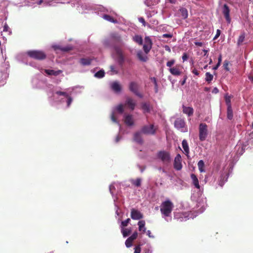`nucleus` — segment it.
I'll use <instances>...</instances> for the list:
<instances>
[{"mask_svg": "<svg viewBox=\"0 0 253 253\" xmlns=\"http://www.w3.org/2000/svg\"><path fill=\"white\" fill-rule=\"evenodd\" d=\"M173 208L172 203L169 200L163 202L160 207V211L166 217L169 216Z\"/></svg>", "mask_w": 253, "mask_h": 253, "instance_id": "obj_1", "label": "nucleus"}, {"mask_svg": "<svg viewBox=\"0 0 253 253\" xmlns=\"http://www.w3.org/2000/svg\"><path fill=\"white\" fill-rule=\"evenodd\" d=\"M27 55L30 57L38 60H44L46 57L45 52L41 50H30L27 52Z\"/></svg>", "mask_w": 253, "mask_h": 253, "instance_id": "obj_2", "label": "nucleus"}, {"mask_svg": "<svg viewBox=\"0 0 253 253\" xmlns=\"http://www.w3.org/2000/svg\"><path fill=\"white\" fill-rule=\"evenodd\" d=\"M199 139L201 141L206 140L208 135V126L205 123H201L199 125Z\"/></svg>", "mask_w": 253, "mask_h": 253, "instance_id": "obj_3", "label": "nucleus"}, {"mask_svg": "<svg viewBox=\"0 0 253 253\" xmlns=\"http://www.w3.org/2000/svg\"><path fill=\"white\" fill-rule=\"evenodd\" d=\"M157 127L154 125L150 126H144L141 128V132L145 134L154 135L156 133Z\"/></svg>", "mask_w": 253, "mask_h": 253, "instance_id": "obj_4", "label": "nucleus"}, {"mask_svg": "<svg viewBox=\"0 0 253 253\" xmlns=\"http://www.w3.org/2000/svg\"><path fill=\"white\" fill-rule=\"evenodd\" d=\"M158 157L161 160L163 163H169L171 160L170 154L165 151H161L158 153Z\"/></svg>", "mask_w": 253, "mask_h": 253, "instance_id": "obj_5", "label": "nucleus"}, {"mask_svg": "<svg viewBox=\"0 0 253 253\" xmlns=\"http://www.w3.org/2000/svg\"><path fill=\"white\" fill-rule=\"evenodd\" d=\"M185 123L184 121L180 118L177 119L174 122V126L176 128L180 129L182 132L187 131V128L185 127Z\"/></svg>", "mask_w": 253, "mask_h": 253, "instance_id": "obj_6", "label": "nucleus"}, {"mask_svg": "<svg viewBox=\"0 0 253 253\" xmlns=\"http://www.w3.org/2000/svg\"><path fill=\"white\" fill-rule=\"evenodd\" d=\"M129 89L137 96L142 98V95L138 92V85L135 82H131L129 84Z\"/></svg>", "mask_w": 253, "mask_h": 253, "instance_id": "obj_7", "label": "nucleus"}, {"mask_svg": "<svg viewBox=\"0 0 253 253\" xmlns=\"http://www.w3.org/2000/svg\"><path fill=\"white\" fill-rule=\"evenodd\" d=\"M145 44L143 45V48L145 53L147 54L150 51L152 46V42L149 37H146L144 39Z\"/></svg>", "mask_w": 253, "mask_h": 253, "instance_id": "obj_8", "label": "nucleus"}, {"mask_svg": "<svg viewBox=\"0 0 253 253\" xmlns=\"http://www.w3.org/2000/svg\"><path fill=\"white\" fill-rule=\"evenodd\" d=\"M182 159L179 154L176 155L174 158L173 167L177 170H180L182 169V165L181 163Z\"/></svg>", "mask_w": 253, "mask_h": 253, "instance_id": "obj_9", "label": "nucleus"}, {"mask_svg": "<svg viewBox=\"0 0 253 253\" xmlns=\"http://www.w3.org/2000/svg\"><path fill=\"white\" fill-rule=\"evenodd\" d=\"M131 218L134 220H139L142 219L143 217L142 213H141L137 210L132 209L131 210L130 213Z\"/></svg>", "mask_w": 253, "mask_h": 253, "instance_id": "obj_10", "label": "nucleus"}, {"mask_svg": "<svg viewBox=\"0 0 253 253\" xmlns=\"http://www.w3.org/2000/svg\"><path fill=\"white\" fill-rule=\"evenodd\" d=\"M222 13L223 14L226 21L230 23L231 22V18L230 17V9L228 6L225 4L223 5L222 10Z\"/></svg>", "mask_w": 253, "mask_h": 253, "instance_id": "obj_11", "label": "nucleus"}, {"mask_svg": "<svg viewBox=\"0 0 253 253\" xmlns=\"http://www.w3.org/2000/svg\"><path fill=\"white\" fill-rule=\"evenodd\" d=\"M138 236V233L136 231H135L132 235L128 238L126 242L125 245L127 248L130 247L132 245L133 241L135 240Z\"/></svg>", "mask_w": 253, "mask_h": 253, "instance_id": "obj_12", "label": "nucleus"}, {"mask_svg": "<svg viewBox=\"0 0 253 253\" xmlns=\"http://www.w3.org/2000/svg\"><path fill=\"white\" fill-rule=\"evenodd\" d=\"M52 47L54 49V50H60L63 52H68L73 49V47L71 45L62 47L59 45L55 44L53 45Z\"/></svg>", "mask_w": 253, "mask_h": 253, "instance_id": "obj_13", "label": "nucleus"}, {"mask_svg": "<svg viewBox=\"0 0 253 253\" xmlns=\"http://www.w3.org/2000/svg\"><path fill=\"white\" fill-rule=\"evenodd\" d=\"M116 52L118 57V61L121 66L123 65L124 61H125V57L123 55V52L122 50L119 48H116Z\"/></svg>", "mask_w": 253, "mask_h": 253, "instance_id": "obj_14", "label": "nucleus"}, {"mask_svg": "<svg viewBox=\"0 0 253 253\" xmlns=\"http://www.w3.org/2000/svg\"><path fill=\"white\" fill-rule=\"evenodd\" d=\"M111 88L113 91L115 92H120L121 91L122 87L119 84V83L117 81H115L113 82L111 84Z\"/></svg>", "mask_w": 253, "mask_h": 253, "instance_id": "obj_15", "label": "nucleus"}, {"mask_svg": "<svg viewBox=\"0 0 253 253\" xmlns=\"http://www.w3.org/2000/svg\"><path fill=\"white\" fill-rule=\"evenodd\" d=\"M141 131L136 132L134 134L133 140L138 144H142L143 142V139L142 138Z\"/></svg>", "mask_w": 253, "mask_h": 253, "instance_id": "obj_16", "label": "nucleus"}, {"mask_svg": "<svg viewBox=\"0 0 253 253\" xmlns=\"http://www.w3.org/2000/svg\"><path fill=\"white\" fill-rule=\"evenodd\" d=\"M179 67V66L176 65L175 67L169 68V71L172 75L179 76L181 73Z\"/></svg>", "mask_w": 253, "mask_h": 253, "instance_id": "obj_17", "label": "nucleus"}, {"mask_svg": "<svg viewBox=\"0 0 253 253\" xmlns=\"http://www.w3.org/2000/svg\"><path fill=\"white\" fill-rule=\"evenodd\" d=\"M44 72L47 74L48 75L50 76H57L60 75L62 72V71L60 70H58L57 71H55L54 70H50V69H45Z\"/></svg>", "mask_w": 253, "mask_h": 253, "instance_id": "obj_18", "label": "nucleus"}, {"mask_svg": "<svg viewBox=\"0 0 253 253\" xmlns=\"http://www.w3.org/2000/svg\"><path fill=\"white\" fill-rule=\"evenodd\" d=\"M111 40L117 43H121L122 42L121 36L117 33H112L111 36Z\"/></svg>", "mask_w": 253, "mask_h": 253, "instance_id": "obj_19", "label": "nucleus"}, {"mask_svg": "<svg viewBox=\"0 0 253 253\" xmlns=\"http://www.w3.org/2000/svg\"><path fill=\"white\" fill-rule=\"evenodd\" d=\"M183 113L187 114L188 116H192L194 113V110L192 107H186L184 105L182 106Z\"/></svg>", "mask_w": 253, "mask_h": 253, "instance_id": "obj_20", "label": "nucleus"}, {"mask_svg": "<svg viewBox=\"0 0 253 253\" xmlns=\"http://www.w3.org/2000/svg\"><path fill=\"white\" fill-rule=\"evenodd\" d=\"M125 123L128 126H132L134 124L132 116L131 115H126L125 118Z\"/></svg>", "mask_w": 253, "mask_h": 253, "instance_id": "obj_21", "label": "nucleus"}, {"mask_svg": "<svg viewBox=\"0 0 253 253\" xmlns=\"http://www.w3.org/2000/svg\"><path fill=\"white\" fill-rule=\"evenodd\" d=\"M126 104L127 105L131 110L134 109L136 103L134 102L133 100L131 98H127L126 99Z\"/></svg>", "mask_w": 253, "mask_h": 253, "instance_id": "obj_22", "label": "nucleus"}, {"mask_svg": "<svg viewBox=\"0 0 253 253\" xmlns=\"http://www.w3.org/2000/svg\"><path fill=\"white\" fill-rule=\"evenodd\" d=\"M190 176L191 179L192 180V183L195 186V187L197 189H200V186L199 184V180L196 175L194 173H192Z\"/></svg>", "mask_w": 253, "mask_h": 253, "instance_id": "obj_23", "label": "nucleus"}, {"mask_svg": "<svg viewBox=\"0 0 253 253\" xmlns=\"http://www.w3.org/2000/svg\"><path fill=\"white\" fill-rule=\"evenodd\" d=\"M137 57L139 60L142 62H146L148 59V57L146 55H144L141 50L137 52Z\"/></svg>", "mask_w": 253, "mask_h": 253, "instance_id": "obj_24", "label": "nucleus"}, {"mask_svg": "<svg viewBox=\"0 0 253 253\" xmlns=\"http://www.w3.org/2000/svg\"><path fill=\"white\" fill-rule=\"evenodd\" d=\"M138 230L142 231L144 234L146 232V228H145V221L144 220H140L138 222Z\"/></svg>", "mask_w": 253, "mask_h": 253, "instance_id": "obj_25", "label": "nucleus"}, {"mask_svg": "<svg viewBox=\"0 0 253 253\" xmlns=\"http://www.w3.org/2000/svg\"><path fill=\"white\" fill-rule=\"evenodd\" d=\"M103 18L105 19L106 21H108L109 22H110L113 23H117L118 21L117 19H114L112 16L107 15V14H104L102 16Z\"/></svg>", "mask_w": 253, "mask_h": 253, "instance_id": "obj_26", "label": "nucleus"}, {"mask_svg": "<svg viewBox=\"0 0 253 253\" xmlns=\"http://www.w3.org/2000/svg\"><path fill=\"white\" fill-rule=\"evenodd\" d=\"M182 146L184 149L185 154L188 156L189 154V149L187 141L184 139L182 142Z\"/></svg>", "mask_w": 253, "mask_h": 253, "instance_id": "obj_27", "label": "nucleus"}, {"mask_svg": "<svg viewBox=\"0 0 253 253\" xmlns=\"http://www.w3.org/2000/svg\"><path fill=\"white\" fill-rule=\"evenodd\" d=\"M92 59L91 58H81L80 60V63L83 66L89 65L91 64Z\"/></svg>", "mask_w": 253, "mask_h": 253, "instance_id": "obj_28", "label": "nucleus"}, {"mask_svg": "<svg viewBox=\"0 0 253 253\" xmlns=\"http://www.w3.org/2000/svg\"><path fill=\"white\" fill-rule=\"evenodd\" d=\"M227 118L230 120H231L233 117V111L232 109L231 104H228L227 111Z\"/></svg>", "mask_w": 253, "mask_h": 253, "instance_id": "obj_29", "label": "nucleus"}, {"mask_svg": "<svg viewBox=\"0 0 253 253\" xmlns=\"http://www.w3.org/2000/svg\"><path fill=\"white\" fill-rule=\"evenodd\" d=\"M131 183L136 187H139L141 184V179L137 178L136 179H131L130 180Z\"/></svg>", "mask_w": 253, "mask_h": 253, "instance_id": "obj_30", "label": "nucleus"}, {"mask_svg": "<svg viewBox=\"0 0 253 253\" xmlns=\"http://www.w3.org/2000/svg\"><path fill=\"white\" fill-rule=\"evenodd\" d=\"M141 108L143 109L144 113H149L150 112V106L146 103H142Z\"/></svg>", "mask_w": 253, "mask_h": 253, "instance_id": "obj_31", "label": "nucleus"}, {"mask_svg": "<svg viewBox=\"0 0 253 253\" xmlns=\"http://www.w3.org/2000/svg\"><path fill=\"white\" fill-rule=\"evenodd\" d=\"M133 41L139 45H142L143 40L141 36L139 35H135L133 37Z\"/></svg>", "mask_w": 253, "mask_h": 253, "instance_id": "obj_32", "label": "nucleus"}, {"mask_svg": "<svg viewBox=\"0 0 253 253\" xmlns=\"http://www.w3.org/2000/svg\"><path fill=\"white\" fill-rule=\"evenodd\" d=\"M205 76V81L209 84H210L213 80V76L212 74H211L210 72H207L206 73Z\"/></svg>", "mask_w": 253, "mask_h": 253, "instance_id": "obj_33", "label": "nucleus"}, {"mask_svg": "<svg viewBox=\"0 0 253 253\" xmlns=\"http://www.w3.org/2000/svg\"><path fill=\"white\" fill-rule=\"evenodd\" d=\"M121 232L123 234V235L124 237H126L127 236H128L131 232V228L130 229H126V228H122V230H121Z\"/></svg>", "mask_w": 253, "mask_h": 253, "instance_id": "obj_34", "label": "nucleus"}, {"mask_svg": "<svg viewBox=\"0 0 253 253\" xmlns=\"http://www.w3.org/2000/svg\"><path fill=\"white\" fill-rule=\"evenodd\" d=\"M180 12L183 19H186L188 17V11L185 8H181L180 9Z\"/></svg>", "mask_w": 253, "mask_h": 253, "instance_id": "obj_35", "label": "nucleus"}, {"mask_svg": "<svg viewBox=\"0 0 253 253\" xmlns=\"http://www.w3.org/2000/svg\"><path fill=\"white\" fill-rule=\"evenodd\" d=\"M150 79L154 84L155 93H157L158 92V84L156 78L155 77H151Z\"/></svg>", "mask_w": 253, "mask_h": 253, "instance_id": "obj_36", "label": "nucleus"}, {"mask_svg": "<svg viewBox=\"0 0 253 253\" xmlns=\"http://www.w3.org/2000/svg\"><path fill=\"white\" fill-rule=\"evenodd\" d=\"M205 164L203 160H200L198 163V167L200 172H202L205 171L204 169Z\"/></svg>", "mask_w": 253, "mask_h": 253, "instance_id": "obj_37", "label": "nucleus"}, {"mask_svg": "<svg viewBox=\"0 0 253 253\" xmlns=\"http://www.w3.org/2000/svg\"><path fill=\"white\" fill-rule=\"evenodd\" d=\"M105 75V72L103 70H99L97 72H96L94 76L95 77L98 78H103Z\"/></svg>", "mask_w": 253, "mask_h": 253, "instance_id": "obj_38", "label": "nucleus"}, {"mask_svg": "<svg viewBox=\"0 0 253 253\" xmlns=\"http://www.w3.org/2000/svg\"><path fill=\"white\" fill-rule=\"evenodd\" d=\"M245 38V36L244 33H243L240 35V36H239V37L238 38V42H237L238 45H240L242 44V43L244 41Z\"/></svg>", "mask_w": 253, "mask_h": 253, "instance_id": "obj_39", "label": "nucleus"}, {"mask_svg": "<svg viewBox=\"0 0 253 253\" xmlns=\"http://www.w3.org/2000/svg\"><path fill=\"white\" fill-rule=\"evenodd\" d=\"M117 111L120 114H122L124 112V107L122 104H119L116 107Z\"/></svg>", "mask_w": 253, "mask_h": 253, "instance_id": "obj_40", "label": "nucleus"}, {"mask_svg": "<svg viewBox=\"0 0 253 253\" xmlns=\"http://www.w3.org/2000/svg\"><path fill=\"white\" fill-rule=\"evenodd\" d=\"M130 220L129 218H127L126 220L123 221L121 223V227L124 228V227L127 226Z\"/></svg>", "mask_w": 253, "mask_h": 253, "instance_id": "obj_41", "label": "nucleus"}, {"mask_svg": "<svg viewBox=\"0 0 253 253\" xmlns=\"http://www.w3.org/2000/svg\"><path fill=\"white\" fill-rule=\"evenodd\" d=\"M110 71L112 72L111 75L117 74L118 73V71L115 69V67L113 65H111L110 66Z\"/></svg>", "mask_w": 253, "mask_h": 253, "instance_id": "obj_42", "label": "nucleus"}, {"mask_svg": "<svg viewBox=\"0 0 253 253\" xmlns=\"http://www.w3.org/2000/svg\"><path fill=\"white\" fill-rule=\"evenodd\" d=\"M229 64V62L228 60H225L223 63V67L224 69L226 71H229V68L228 67Z\"/></svg>", "mask_w": 253, "mask_h": 253, "instance_id": "obj_43", "label": "nucleus"}, {"mask_svg": "<svg viewBox=\"0 0 253 253\" xmlns=\"http://www.w3.org/2000/svg\"><path fill=\"white\" fill-rule=\"evenodd\" d=\"M56 94L58 95L64 96L66 97H68V94L66 92L57 91Z\"/></svg>", "mask_w": 253, "mask_h": 253, "instance_id": "obj_44", "label": "nucleus"}, {"mask_svg": "<svg viewBox=\"0 0 253 253\" xmlns=\"http://www.w3.org/2000/svg\"><path fill=\"white\" fill-rule=\"evenodd\" d=\"M175 63V60L172 59L167 62V66L171 67Z\"/></svg>", "mask_w": 253, "mask_h": 253, "instance_id": "obj_45", "label": "nucleus"}, {"mask_svg": "<svg viewBox=\"0 0 253 253\" xmlns=\"http://www.w3.org/2000/svg\"><path fill=\"white\" fill-rule=\"evenodd\" d=\"M111 119L112 121V122H113L114 123H117V118H116L114 113H112V114H111Z\"/></svg>", "mask_w": 253, "mask_h": 253, "instance_id": "obj_46", "label": "nucleus"}, {"mask_svg": "<svg viewBox=\"0 0 253 253\" xmlns=\"http://www.w3.org/2000/svg\"><path fill=\"white\" fill-rule=\"evenodd\" d=\"M134 249H135V250H134V253H140L141 248L139 246H137L135 247Z\"/></svg>", "mask_w": 253, "mask_h": 253, "instance_id": "obj_47", "label": "nucleus"}, {"mask_svg": "<svg viewBox=\"0 0 253 253\" xmlns=\"http://www.w3.org/2000/svg\"><path fill=\"white\" fill-rule=\"evenodd\" d=\"M139 21L142 23L144 26H145L146 25V22L145 21V19L143 17H140L138 18Z\"/></svg>", "mask_w": 253, "mask_h": 253, "instance_id": "obj_48", "label": "nucleus"}, {"mask_svg": "<svg viewBox=\"0 0 253 253\" xmlns=\"http://www.w3.org/2000/svg\"><path fill=\"white\" fill-rule=\"evenodd\" d=\"M220 33H221L220 30L219 29L217 30L216 34L215 36H214L213 40H215L217 38H218L219 37V36H220Z\"/></svg>", "mask_w": 253, "mask_h": 253, "instance_id": "obj_49", "label": "nucleus"}, {"mask_svg": "<svg viewBox=\"0 0 253 253\" xmlns=\"http://www.w3.org/2000/svg\"><path fill=\"white\" fill-rule=\"evenodd\" d=\"M172 35L170 34H163L162 37L164 38H171Z\"/></svg>", "mask_w": 253, "mask_h": 253, "instance_id": "obj_50", "label": "nucleus"}, {"mask_svg": "<svg viewBox=\"0 0 253 253\" xmlns=\"http://www.w3.org/2000/svg\"><path fill=\"white\" fill-rule=\"evenodd\" d=\"M188 58V56L187 54L186 53H184L182 55V57L183 61L184 62V61L187 60Z\"/></svg>", "mask_w": 253, "mask_h": 253, "instance_id": "obj_51", "label": "nucleus"}, {"mask_svg": "<svg viewBox=\"0 0 253 253\" xmlns=\"http://www.w3.org/2000/svg\"><path fill=\"white\" fill-rule=\"evenodd\" d=\"M67 106H69L72 101V99L69 95H68V97H67Z\"/></svg>", "mask_w": 253, "mask_h": 253, "instance_id": "obj_52", "label": "nucleus"}, {"mask_svg": "<svg viewBox=\"0 0 253 253\" xmlns=\"http://www.w3.org/2000/svg\"><path fill=\"white\" fill-rule=\"evenodd\" d=\"M192 72L196 76L199 75V72L197 71L195 68L193 69L192 71Z\"/></svg>", "mask_w": 253, "mask_h": 253, "instance_id": "obj_53", "label": "nucleus"}, {"mask_svg": "<svg viewBox=\"0 0 253 253\" xmlns=\"http://www.w3.org/2000/svg\"><path fill=\"white\" fill-rule=\"evenodd\" d=\"M249 79L251 81V82L253 83V73L251 74L249 76Z\"/></svg>", "mask_w": 253, "mask_h": 253, "instance_id": "obj_54", "label": "nucleus"}, {"mask_svg": "<svg viewBox=\"0 0 253 253\" xmlns=\"http://www.w3.org/2000/svg\"><path fill=\"white\" fill-rule=\"evenodd\" d=\"M218 91H219L217 87H214L213 89L212 92L213 93H217L218 92Z\"/></svg>", "mask_w": 253, "mask_h": 253, "instance_id": "obj_55", "label": "nucleus"}, {"mask_svg": "<svg viewBox=\"0 0 253 253\" xmlns=\"http://www.w3.org/2000/svg\"><path fill=\"white\" fill-rule=\"evenodd\" d=\"M165 49L166 51L170 52L171 51L170 48L169 46L168 45H165Z\"/></svg>", "mask_w": 253, "mask_h": 253, "instance_id": "obj_56", "label": "nucleus"}, {"mask_svg": "<svg viewBox=\"0 0 253 253\" xmlns=\"http://www.w3.org/2000/svg\"><path fill=\"white\" fill-rule=\"evenodd\" d=\"M147 233V235L150 238H153V236L151 235V232L150 230H148L147 232H146Z\"/></svg>", "mask_w": 253, "mask_h": 253, "instance_id": "obj_57", "label": "nucleus"}, {"mask_svg": "<svg viewBox=\"0 0 253 253\" xmlns=\"http://www.w3.org/2000/svg\"><path fill=\"white\" fill-rule=\"evenodd\" d=\"M195 44L197 46H202L203 45V43L201 42H195Z\"/></svg>", "mask_w": 253, "mask_h": 253, "instance_id": "obj_58", "label": "nucleus"}, {"mask_svg": "<svg viewBox=\"0 0 253 253\" xmlns=\"http://www.w3.org/2000/svg\"><path fill=\"white\" fill-rule=\"evenodd\" d=\"M221 61H222V56L221 55H219L218 58V63H219V64H221Z\"/></svg>", "mask_w": 253, "mask_h": 253, "instance_id": "obj_59", "label": "nucleus"}, {"mask_svg": "<svg viewBox=\"0 0 253 253\" xmlns=\"http://www.w3.org/2000/svg\"><path fill=\"white\" fill-rule=\"evenodd\" d=\"M220 65V64L217 63V64L213 67L212 69L214 70H217Z\"/></svg>", "mask_w": 253, "mask_h": 253, "instance_id": "obj_60", "label": "nucleus"}, {"mask_svg": "<svg viewBox=\"0 0 253 253\" xmlns=\"http://www.w3.org/2000/svg\"><path fill=\"white\" fill-rule=\"evenodd\" d=\"M223 183H224V182L223 181V180H222V178H221V179L219 182V185L220 186H222L223 185Z\"/></svg>", "mask_w": 253, "mask_h": 253, "instance_id": "obj_61", "label": "nucleus"}, {"mask_svg": "<svg viewBox=\"0 0 253 253\" xmlns=\"http://www.w3.org/2000/svg\"><path fill=\"white\" fill-rule=\"evenodd\" d=\"M203 51L204 52L205 54H204V56H206L207 57H208V55L207 54L208 52V50H206V49H204L203 50Z\"/></svg>", "mask_w": 253, "mask_h": 253, "instance_id": "obj_62", "label": "nucleus"}, {"mask_svg": "<svg viewBox=\"0 0 253 253\" xmlns=\"http://www.w3.org/2000/svg\"><path fill=\"white\" fill-rule=\"evenodd\" d=\"M186 79H187V77H185L184 80L182 81V82H181V85H183L185 83V82H186Z\"/></svg>", "mask_w": 253, "mask_h": 253, "instance_id": "obj_63", "label": "nucleus"}, {"mask_svg": "<svg viewBox=\"0 0 253 253\" xmlns=\"http://www.w3.org/2000/svg\"><path fill=\"white\" fill-rule=\"evenodd\" d=\"M226 102L227 104H230V100L229 98H226Z\"/></svg>", "mask_w": 253, "mask_h": 253, "instance_id": "obj_64", "label": "nucleus"}]
</instances>
